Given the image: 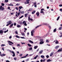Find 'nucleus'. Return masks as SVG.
Instances as JSON below:
<instances>
[{"label":"nucleus","mask_w":62,"mask_h":62,"mask_svg":"<svg viewBox=\"0 0 62 62\" xmlns=\"http://www.w3.org/2000/svg\"><path fill=\"white\" fill-rule=\"evenodd\" d=\"M1 5L2 6H0V11H1V10H3L4 9V8L2 6H5V4L2 3H1Z\"/></svg>","instance_id":"1"},{"label":"nucleus","mask_w":62,"mask_h":62,"mask_svg":"<svg viewBox=\"0 0 62 62\" xmlns=\"http://www.w3.org/2000/svg\"><path fill=\"white\" fill-rule=\"evenodd\" d=\"M7 23H8V24L6 25V26H8L9 25L12 23L11 22V21H9L7 22Z\"/></svg>","instance_id":"2"},{"label":"nucleus","mask_w":62,"mask_h":62,"mask_svg":"<svg viewBox=\"0 0 62 62\" xmlns=\"http://www.w3.org/2000/svg\"><path fill=\"white\" fill-rule=\"evenodd\" d=\"M9 52L11 53H12L13 54V56H15V53L13 51H12L11 50H9Z\"/></svg>","instance_id":"3"},{"label":"nucleus","mask_w":62,"mask_h":62,"mask_svg":"<svg viewBox=\"0 0 62 62\" xmlns=\"http://www.w3.org/2000/svg\"><path fill=\"white\" fill-rule=\"evenodd\" d=\"M8 44L10 45H12V44H14V43H13L12 42V41H8Z\"/></svg>","instance_id":"4"},{"label":"nucleus","mask_w":62,"mask_h":62,"mask_svg":"<svg viewBox=\"0 0 62 62\" xmlns=\"http://www.w3.org/2000/svg\"><path fill=\"white\" fill-rule=\"evenodd\" d=\"M26 2H25V4H29V0H26Z\"/></svg>","instance_id":"5"},{"label":"nucleus","mask_w":62,"mask_h":62,"mask_svg":"<svg viewBox=\"0 0 62 62\" xmlns=\"http://www.w3.org/2000/svg\"><path fill=\"white\" fill-rule=\"evenodd\" d=\"M36 15H37V16H38L39 15V12H38L36 13Z\"/></svg>","instance_id":"6"},{"label":"nucleus","mask_w":62,"mask_h":62,"mask_svg":"<svg viewBox=\"0 0 62 62\" xmlns=\"http://www.w3.org/2000/svg\"><path fill=\"white\" fill-rule=\"evenodd\" d=\"M54 54V53L53 52H52L50 54V56H52Z\"/></svg>","instance_id":"7"},{"label":"nucleus","mask_w":62,"mask_h":62,"mask_svg":"<svg viewBox=\"0 0 62 62\" xmlns=\"http://www.w3.org/2000/svg\"><path fill=\"white\" fill-rule=\"evenodd\" d=\"M4 33V31L2 30H0V34H3Z\"/></svg>","instance_id":"8"},{"label":"nucleus","mask_w":62,"mask_h":62,"mask_svg":"<svg viewBox=\"0 0 62 62\" xmlns=\"http://www.w3.org/2000/svg\"><path fill=\"white\" fill-rule=\"evenodd\" d=\"M0 55L1 56H2V57H3V56H5V55H6V54H0Z\"/></svg>","instance_id":"9"},{"label":"nucleus","mask_w":62,"mask_h":62,"mask_svg":"<svg viewBox=\"0 0 62 62\" xmlns=\"http://www.w3.org/2000/svg\"><path fill=\"white\" fill-rule=\"evenodd\" d=\"M29 41L30 43H34V42L33 41H32L31 40H29Z\"/></svg>","instance_id":"10"},{"label":"nucleus","mask_w":62,"mask_h":62,"mask_svg":"<svg viewBox=\"0 0 62 62\" xmlns=\"http://www.w3.org/2000/svg\"><path fill=\"white\" fill-rule=\"evenodd\" d=\"M43 52V51L41 50L39 51V53L40 54H41Z\"/></svg>","instance_id":"11"},{"label":"nucleus","mask_w":62,"mask_h":62,"mask_svg":"<svg viewBox=\"0 0 62 62\" xmlns=\"http://www.w3.org/2000/svg\"><path fill=\"white\" fill-rule=\"evenodd\" d=\"M36 12V10H33L32 12V14H34Z\"/></svg>","instance_id":"12"},{"label":"nucleus","mask_w":62,"mask_h":62,"mask_svg":"<svg viewBox=\"0 0 62 62\" xmlns=\"http://www.w3.org/2000/svg\"><path fill=\"white\" fill-rule=\"evenodd\" d=\"M59 30H61L62 29V27H60L59 28Z\"/></svg>","instance_id":"13"},{"label":"nucleus","mask_w":62,"mask_h":62,"mask_svg":"<svg viewBox=\"0 0 62 62\" xmlns=\"http://www.w3.org/2000/svg\"><path fill=\"white\" fill-rule=\"evenodd\" d=\"M44 25H47V26H49V24L46 23H44Z\"/></svg>","instance_id":"14"},{"label":"nucleus","mask_w":62,"mask_h":62,"mask_svg":"<svg viewBox=\"0 0 62 62\" xmlns=\"http://www.w3.org/2000/svg\"><path fill=\"white\" fill-rule=\"evenodd\" d=\"M55 43L56 44H58L59 43V42L57 40H56V42H55Z\"/></svg>","instance_id":"15"},{"label":"nucleus","mask_w":62,"mask_h":62,"mask_svg":"<svg viewBox=\"0 0 62 62\" xmlns=\"http://www.w3.org/2000/svg\"><path fill=\"white\" fill-rule=\"evenodd\" d=\"M37 57H38V55H37L35 57H34V59H36Z\"/></svg>","instance_id":"16"},{"label":"nucleus","mask_w":62,"mask_h":62,"mask_svg":"<svg viewBox=\"0 0 62 62\" xmlns=\"http://www.w3.org/2000/svg\"><path fill=\"white\" fill-rule=\"evenodd\" d=\"M16 26L17 27H18V28H19V27H21V26H20V25L17 24Z\"/></svg>","instance_id":"17"},{"label":"nucleus","mask_w":62,"mask_h":62,"mask_svg":"<svg viewBox=\"0 0 62 62\" xmlns=\"http://www.w3.org/2000/svg\"><path fill=\"white\" fill-rule=\"evenodd\" d=\"M20 9H21L22 8H23V7L22 6H20L18 7Z\"/></svg>","instance_id":"18"},{"label":"nucleus","mask_w":62,"mask_h":62,"mask_svg":"<svg viewBox=\"0 0 62 62\" xmlns=\"http://www.w3.org/2000/svg\"><path fill=\"white\" fill-rule=\"evenodd\" d=\"M56 28L55 29H54V30L53 31V32H56Z\"/></svg>","instance_id":"19"},{"label":"nucleus","mask_w":62,"mask_h":62,"mask_svg":"<svg viewBox=\"0 0 62 62\" xmlns=\"http://www.w3.org/2000/svg\"><path fill=\"white\" fill-rule=\"evenodd\" d=\"M38 46H34V48L35 49H37V48H38Z\"/></svg>","instance_id":"20"},{"label":"nucleus","mask_w":62,"mask_h":62,"mask_svg":"<svg viewBox=\"0 0 62 62\" xmlns=\"http://www.w3.org/2000/svg\"><path fill=\"white\" fill-rule=\"evenodd\" d=\"M43 43H44V42L43 41L39 43V44H43Z\"/></svg>","instance_id":"21"},{"label":"nucleus","mask_w":62,"mask_h":62,"mask_svg":"<svg viewBox=\"0 0 62 62\" xmlns=\"http://www.w3.org/2000/svg\"><path fill=\"white\" fill-rule=\"evenodd\" d=\"M51 60L50 59H49L47 60V62H51Z\"/></svg>","instance_id":"22"},{"label":"nucleus","mask_w":62,"mask_h":62,"mask_svg":"<svg viewBox=\"0 0 62 62\" xmlns=\"http://www.w3.org/2000/svg\"><path fill=\"white\" fill-rule=\"evenodd\" d=\"M59 47V46H56L55 47V49H57V48H58V47Z\"/></svg>","instance_id":"23"},{"label":"nucleus","mask_w":62,"mask_h":62,"mask_svg":"<svg viewBox=\"0 0 62 62\" xmlns=\"http://www.w3.org/2000/svg\"><path fill=\"white\" fill-rule=\"evenodd\" d=\"M16 37L17 38H18V39H20V37L19 36H18L17 35H16Z\"/></svg>","instance_id":"24"},{"label":"nucleus","mask_w":62,"mask_h":62,"mask_svg":"<svg viewBox=\"0 0 62 62\" xmlns=\"http://www.w3.org/2000/svg\"><path fill=\"white\" fill-rule=\"evenodd\" d=\"M62 52L61 49H59L57 51L58 52Z\"/></svg>","instance_id":"25"},{"label":"nucleus","mask_w":62,"mask_h":62,"mask_svg":"<svg viewBox=\"0 0 62 62\" xmlns=\"http://www.w3.org/2000/svg\"><path fill=\"white\" fill-rule=\"evenodd\" d=\"M13 23H12V24H11L10 25V27H12V26H13Z\"/></svg>","instance_id":"26"},{"label":"nucleus","mask_w":62,"mask_h":62,"mask_svg":"<svg viewBox=\"0 0 62 62\" xmlns=\"http://www.w3.org/2000/svg\"><path fill=\"white\" fill-rule=\"evenodd\" d=\"M27 14H25L24 16L25 17H27Z\"/></svg>","instance_id":"27"},{"label":"nucleus","mask_w":62,"mask_h":62,"mask_svg":"<svg viewBox=\"0 0 62 62\" xmlns=\"http://www.w3.org/2000/svg\"><path fill=\"white\" fill-rule=\"evenodd\" d=\"M24 13V11H21V13H22V14H23Z\"/></svg>","instance_id":"28"},{"label":"nucleus","mask_w":62,"mask_h":62,"mask_svg":"<svg viewBox=\"0 0 62 62\" xmlns=\"http://www.w3.org/2000/svg\"><path fill=\"white\" fill-rule=\"evenodd\" d=\"M59 18H60V16H59L57 18V21H58V20L59 19Z\"/></svg>","instance_id":"29"},{"label":"nucleus","mask_w":62,"mask_h":62,"mask_svg":"<svg viewBox=\"0 0 62 62\" xmlns=\"http://www.w3.org/2000/svg\"><path fill=\"white\" fill-rule=\"evenodd\" d=\"M32 9L31 8L30 9H29L28 10V11H32Z\"/></svg>","instance_id":"30"},{"label":"nucleus","mask_w":62,"mask_h":62,"mask_svg":"<svg viewBox=\"0 0 62 62\" xmlns=\"http://www.w3.org/2000/svg\"><path fill=\"white\" fill-rule=\"evenodd\" d=\"M8 30H7V31H4V32L5 33H7V32H8Z\"/></svg>","instance_id":"31"},{"label":"nucleus","mask_w":62,"mask_h":62,"mask_svg":"<svg viewBox=\"0 0 62 62\" xmlns=\"http://www.w3.org/2000/svg\"><path fill=\"white\" fill-rule=\"evenodd\" d=\"M25 23H26V22L24 21H23L22 23L23 24H24Z\"/></svg>","instance_id":"32"},{"label":"nucleus","mask_w":62,"mask_h":62,"mask_svg":"<svg viewBox=\"0 0 62 62\" xmlns=\"http://www.w3.org/2000/svg\"><path fill=\"white\" fill-rule=\"evenodd\" d=\"M28 45L29 47H31V46H32L31 45H30L29 44H28Z\"/></svg>","instance_id":"33"},{"label":"nucleus","mask_w":62,"mask_h":62,"mask_svg":"<svg viewBox=\"0 0 62 62\" xmlns=\"http://www.w3.org/2000/svg\"><path fill=\"white\" fill-rule=\"evenodd\" d=\"M35 32V31L34 30H33L32 31H31V33H34V32Z\"/></svg>","instance_id":"34"},{"label":"nucleus","mask_w":62,"mask_h":62,"mask_svg":"<svg viewBox=\"0 0 62 62\" xmlns=\"http://www.w3.org/2000/svg\"><path fill=\"white\" fill-rule=\"evenodd\" d=\"M26 57L25 56H23V57H22L21 58V59H22V58H26Z\"/></svg>","instance_id":"35"},{"label":"nucleus","mask_w":62,"mask_h":62,"mask_svg":"<svg viewBox=\"0 0 62 62\" xmlns=\"http://www.w3.org/2000/svg\"><path fill=\"white\" fill-rule=\"evenodd\" d=\"M8 6H13V5L12 4H8Z\"/></svg>","instance_id":"36"},{"label":"nucleus","mask_w":62,"mask_h":62,"mask_svg":"<svg viewBox=\"0 0 62 62\" xmlns=\"http://www.w3.org/2000/svg\"><path fill=\"white\" fill-rule=\"evenodd\" d=\"M39 40L40 41H43V39H40Z\"/></svg>","instance_id":"37"},{"label":"nucleus","mask_w":62,"mask_h":62,"mask_svg":"<svg viewBox=\"0 0 62 62\" xmlns=\"http://www.w3.org/2000/svg\"><path fill=\"white\" fill-rule=\"evenodd\" d=\"M5 2H6V3H7L8 2V0H5Z\"/></svg>","instance_id":"38"},{"label":"nucleus","mask_w":62,"mask_h":62,"mask_svg":"<svg viewBox=\"0 0 62 62\" xmlns=\"http://www.w3.org/2000/svg\"><path fill=\"white\" fill-rule=\"evenodd\" d=\"M44 56H43L42 55H41V58H44Z\"/></svg>","instance_id":"39"},{"label":"nucleus","mask_w":62,"mask_h":62,"mask_svg":"<svg viewBox=\"0 0 62 62\" xmlns=\"http://www.w3.org/2000/svg\"><path fill=\"white\" fill-rule=\"evenodd\" d=\"M23 16H21L19 17V19H21V18H23Z\"/></svg>","instance_id":"40"},{"label":"nucleus","mask_w":62,"mask_h":62,"mask_svg":"<svg viewBox=\"0 0 62 62\" xmlns=\"http://www.w3.org/2000/svg\"><path fill=\"white\" fill-rule=\"evenodd\" d=\"M34 35V34H33V33H32V32H31V35L32 36H33V35Z\"/></svg>","instance_id":"41"},{"label":"nucleus","mask_w":62,"mask_h":62,"mask_svg":"<svg viewBox=\"0 0 62 62\" xmlns=\"http://www.w3.org/2000/svg\"><path fill=\"white\" fill-rule=\"evenodd\" d=\"M20 12H19V13H17V15H18V16H19V15H20Z\"/></svg>","instance_id":"42"},{"label":"nucleus","mask_w":62,"mask_h":62,"mask_svg":"<svg viewBox=\"0 0 62 62\" xmlns=\"http://www.w3.org/2000/svg\"><path fill=\"white\" fill-rule=\"evenodd\" d=\"M37 26L35 28V29H37V28H38V27H39V26Z\"/></svg>","instance_id":"43"},{"label":"nucleus","mask_w":62,"mask_h":62,"mask_svg":"<svg viewBox=\"0 0 62 62\" xmlns=\"http://www.w3.org/2000/svg\"><path fill=\"white\" fill-rule=\"evenodd\" d=\"M6 28H3V29H2V30H3V31H6Z\"/></svg>","instance_id":"44"},{"label":"nucleus","mask_w":62,"mask_h":62,"mask_svg":"<svg viewBox=\"0 0 62 62\" xmlns=\"http://www.w3.org/2000/svg\"><path fill=\"white\" fill-rule=\"evenodd\" d=\"M46 57L47 58H49V56L48 55H47L46 56Z\"/></svg>","instance_id":"45"},{"label":"nucleus","mask_w":62,"mask_h":62,"mask_svg":"<svg viewBox=\"0 0 62 62\" xmlns=\"http://www.w3.org/2000/svg\"><path fill=\"white\" fill-rule=\"evenodd\" d=\"M33 4L34 5H36V4H37V3H36V2H35Z\"/></svg>","instance_id":"46"},{"label":"nucleus","mask_w":62,"mask_h":62,"mask_svg":"<svg viewBox=\"0 0 62 62\" xmlns=\"http://www.w3.org/2000/svg\"><path fill=\"white\" fill-rule=\"evenodd\" d=\"M41 11L40 12V13H44V12L43 11Z\"/></svg>","instance_id":"47"},{"label":"nucleus","mask_w":62,"mask_h":62,"mask_svg":"<svg viewBox=\"0 0 62 62\" xmlns=\"http://www.w3.org/2000/svg\"><path fill=\"white\" fill-rule=\"evenodd\" d=\"M43 10H44V9L43 8H42L41 10V11H43Z\"/></svg>","instance_id":"48"},{"label":"nucleus","mask_w":62,"mask_h":62,"mask_svg":"<svg viewBox=\"0 0 62 62\" xmlns=\"http://www.w3.org/2000/svg\"><path fill=\"white\" fill-rule=\"evenodd\" d=\"M5 46V45L2 44L1 45V47H2V46Z\"/></svg>","instance_id":"49"},{"label":"nucleus","mask_w":62,"mask_h":62,"mask_svg":"<svg viewBox=\"0 0 62 62\" xmlns=\"http://www.w3.org/2000/svg\"><path fill=\"white\" fill-rule=\"evenodd\" d=\"M48 27L49 29H51V26H48Z\"/></svg>","instance_id":"50"},{"label":"nucleus","mask_w":62,"mask_h":62,"mask_svg":"<svg viewBox=\"0 0 62 62\" xmlns=\"http://www.w3.org/2000/svg\"><path fill=\"white\" fill-rule=\"evenodd\" d=\"M31 19V18H30V17L29 16V17H28V20H30Z\"/></svg>","instance_id":"51"},{"label":"nucleus","mask_w":62,"mask_h":62,"mask_svg":"<svg viewBox=\"0 0 62 62\" xmlns=\"http://www.w3.org/2000/svg\"><path fill=\"white\" fill-rule=\"evenodd\" d=\"M15 33L16 34H17V35L18 34V32L17 31H16L15 32Z\"/></svg>","instance_id":"52"},{"label":"nucleus","mask_w":62,"mask_h":62,"mask_svg":"<svg viewBox=\"0 0 62 62\" xmlns=\"http://www.w3.org/2000/svg\"><path fill=\"white\" fill-rule=\"evenodd\" d=\"M14 59L15 60H17V58H14Z\"/></svg>","instance_id":"53"},{"label":"nucleus","mask_w":62,"mask_h":62,"mask_svg":"<svg viewBox=\"0 0 62 62\" xmlns=\"http://www.w3.org/2000/svg\"><path fill=\"white\" fill-rule=\"evenodd\" d=\"M29 50H32V48L30 47L29 49Z\"/></svg>","instance_id":"54"},{"label":"nucleus","mask_w":62,"mask_h":62,"mask_svg":"<svg viewBox=\"0 0 62 62\" xmlns=\"http://www.w3.org/2000/svg\"><path fill=\"white\" fill-rule=\"evenodd\" d=\"M15 8L17 10H18V7H16Z\"/></svg>","instance_id":"55"},{"label":"nucleus","mask_w":62,"mask_h":62,"mask_svg":"<svg viewBox=\"0 0 62 62\" xmlns=\"http://www.w3.org/2000/svg\"><path fill=\"white\" fill-rule=\"evenodd\" d=\"M21 45H20V44H18L17 45V46L19 47V46H20Z\"/></svg>","instance_id":"56"},{"label":"nucleus","mask_w":62,"mask_h":62,"mask_svg":"<svg viewBox=\"0 0 62 62\" xmlns=\"http://www.w3.org/2000/svg\"><path fill=\"white\" fill-rule=\"evenodd\" d=\"M24 25H25V26H27V24H26V23H25L24 24Z\"/></svg>","instance_id":"57"},{"label":"nucleus","mask_w":62,"mask_h":62,"mask_svg":"<svg viewBox=\"0 0 62 62\" xmlns=\"http://www.w3.org/2000/svg\"><path fill=\"white\" fill-rule=\"evenodd\" d=\"M14 26H16V23H14Z\"/></svg>","instance_id":"58"},{"label":"nucleus","mask_w":62,"mask_h":62,"mask_svg":"<svg viewBox=\"0 0 62 62\" xmlns=\"http://www.w3.org/2000/svg\"><path fill=\"white\" fill-rule=\"evenodd\" d=\"M46 42H49V41L48 40H46Z\"/></svg>","instance_id":"59"},{"label":"nucleus","mask_w":62,"mask_h":62,"mask_svg":"<svg viewBox=\"0 0 62 62\" xmlns=\"http://www.w3.org/2000/svg\"><path fill=\"white\" fill-rule=\"evenodd\" d=\"M21 44H22V45L25 44V43L21 42Z\"/></svg>","instance_id":"60"},{"label":"nucleus","mask_w":62,"mask_h":62,"mask_svg":"<svg viewBox=\"0 0 62 62\" xmlns=\"http://www.w3.org/2000/svg\"><path fill=\"white\" fill-rule=\"evenodd\" d=\"M13 48L14 50H15V47H13Z\"/></svg>","instance_id":"61"},{"label":"nucleus","mask_w":62,"mask_h":62,"mask_svg":"<svg viewBox=\"0 0 62 62\" xmlns=\"http://www.w3.org/2000/svg\"><path fill=\"white\" fill-rule=\"evenodd\" d=\"M21 34L22 36H23V35H25L24 33H21Z\"/></svg>","instance_id":"62"},{"label":"nucleus","mask_w":62,"mask_h":62,"mask_svg":"<svg viewBox=\"0 0 62 62\" xmlns=\"http://www.w3.org/2000/svg\"><path fill=\"white\" fill-rule=\"evenodd\" d=\"M59 7H62V5H59Z\"/></svg>","instance_id":"63"},{"label":"nucleus","mask_w":62,"mask_h":62,"mask_svg":"<svg viewBox=\"0 0 62 62\" xmlns=\"http://www.w3.org/2000/svg\"><path fill=\"white\" fill-rule=\"evenodd\" d=\"M6 62H9V61L8 60H6Z\"/></svg>","instance_id":"64"}]
</instances>
